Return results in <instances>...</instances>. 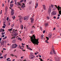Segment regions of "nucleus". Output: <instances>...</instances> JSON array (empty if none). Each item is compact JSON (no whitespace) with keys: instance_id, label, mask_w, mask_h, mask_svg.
<instances>
[{"instance_id":"nucleus-1","label":"nucleus","mask_w":61,"mask_h":61,"mask_svg":"<svg viewBox=\"0 0 61 61\" xmlns=\"http://www.w3.org/2000/svg\"><path fill=\"white\" fill-rule=\"evenodd\" d=\"M35 35H33V36H32L31 38V41L33 44H35V46H36V44L37 45H38V43H39L38 42V39H36V36H35Z\"/></svg>"},{"instance_id":"nucleus-2","label":"nucleus","mask_w":61,"mask_h":61,"mask_svg":"<svg viewBox=\"0 0 61 61\" xmlns=\"http://www.w3.org/2000/svg\"><path fill=\"white\" fill-rule=\"evenodd\" d=\"M6 41H5L2 40L1 42V46H5L4 44H6Z\"/></svg>"},{"instance_id":"nucleus-3","label":"nucleus","mask_w":61,"mask_h":61,"mask_svg":"<svg viewBox=\"0 0 61 61\" xmlns=\"http://www.w3.org/2000/svg\"><path fill=\"white\" fill-rule=\"evenodd\" d=\"M17 46V45L16 44H13L12 45V47L13 48H15Z\"/></svg>"},{"instance_id":"nucleus-4","label":"nucleus","mask_w":61,"mask_h":61,"mask_svg":"<svg viewBox=\"0 0 61 61\" xmlns=\"http://www.w3.org/2000/svg\"><path fill=\"white\" fill-rule=\"evenodd\" d=\"M35 56L33 55H31L30 56V58L31 59H32L35 58Z\"/></svg>"},{"instance_id":"nucleus-5","label":"nucleus","mask_w":61,"mask_h":61,"mask_svg":"<svg viewBox=\"0 0 61 61\" xmlns=\"http://www.w3.org/2000/svg\"><path fill=\"white\" fill-rule=\"evenodd\" d=\"M55 6H56V8H57V9L58 11H59L60 10H61V7H60L59 6H58V7H57V5H55Z\"/></svg>"},{"instance_id":"nucleus-6","label":"nucleus","mask_w":61,"mask_h":61,"mask_svg":"<svg viewBox=\"0 0 61 61\" xmlns=\"http://www.w3.org/2000/svg\"><path fill=\"white\" fill-rule=\"evenodd\" d=\"M51 48L52 49L53 51V53L54 54H55V55H56V51H55V50H54L53 46H52V47H51Z\"/></svg>"},{"instance_id":"nucleus-7","label":"nucleus","mask_w":61,"mask_h":61,"mask_svg":"<svg viewBox=\"0 0 61 61\" xmlns=\"http://www.w3.org/2000/svg\"><path fill=\"white\" fill-rule=\"evenodd\" d=\"M24 19L25 20H28V17L25 16L24 17Z\"/></svg>"},{"instance_id":"nucleus-8","label":"nucleus","mask_w":61,"mask_h":61,"mask_svg":"<svg viewBox=\"0 0 61 61\" xmlns=\"http://www.w3.org/2000/svg\"><path fill=\"white\" fill-rule=\"evenodd\" d=\"M51 10H52L51 8L49 9L48 10V13L50 14L51 13Z\"/></svg>"},{"instance_id":"nucleus-9","label":"nucleus","mask_w":61,"mask_h":61,"mask_svg":"<svg viewBox=\"0 0 61 61\" xmlns=\"http://www.w3.org/2000/svg\"><path fill=\"white\" fill-rule=\"evenodd\" d=\"M51 14L52 15H56V12L55 11H53L51 13Z\"/></svg>"},{"instance_id":"nucleus-10","label":"nucleus","mask_w":61,"mask_h":61,"mask_svg":"<svg viewBox=\"0 0 61 61\" xmlns=\"http://www.w3.org/2000/svg\"><path fill=\"white\" fill-rule=\"evenodd\" d=\"M30 20H31V23H34V19H33V18H31L30 19Z\"/></svg>"},{"instance_id":"nucleus-11","label":"nucleus","mask_w":61,"mask_h":61,"mask_svg":"<svg viewBox=\"0 0 61 61\" xmlns=\"http://www.w3.org/2000/svg\"><path fill=\"white\" fill-rule=\"evenodd\" d=\"M25 4H24L23 3V4L21 6V8H24V7H25Z\"/></svg>"},{"instance_id":"nucleus-12","label":"nucleus","mask_w":61,"mask_h":61,"mask_svg":"<svg viewBox=\"0 0 61 61\" xmlns=\"http://www.w3.org/2000/svg\"><path fill=\"white\" fill-rule=\"evenodd\" d=\"M11 15H13L14 14V10H13V9H12L11 10Z\"/></svg>"},{"instance_id":"nucleus-13","label":"nucleus","mask_w":61,"mask_h":61,"mask_svg":"<svg viewBox=\"0 0 61 61\" xmlns=\"http://www.w3.org/2000/svg\"><path fill=\"white\" fill-rule=\"evenodd\" d=\"M46 39H47V40H46L45 41V42H46V43H47L48 44V42L47 41L49 40V39L48 38V37H46Z\"/></svg>"},{"instance_id":"nucleus-14","label":"nucleus","mask_w":61,"mask_h":61,"mask_svg":"<svg viewBox=\"0 0 61 61\" xmlns=\"http://www.w3.org/2000/svg\"><path fill=\"white\" fill-rule=\"evenodd\" d=\"M13 5H14V4H10V7L11 8H12L13 6Z\"/></svg>"},{"instance_id":"nucleus-15","label":"nucleus","mask_w":61,"mask_h":61,"mask_svg":"<svg viewBox=\"0 0 61 61\" xmlns=\"http://www.w3.org/2000/svg\"><path fill=\"white\" fill-rule=\"evenodd\" d=\"M26 46H27V49H29V50H32V49H31V48H28V46L27 45H26Z\"/></svg>"},{"instance_id":"nucleus-16","label":"nucleus","mask_w":61,"mask_h":61,"mask_svg":"<svg viewBox=\"0 0 61 61\" xmlns=\"http://www.w3.org/2000/svg\"><path fill=\"white\" fill-rule=\"evenodd\" d=\"M48 37L49 38H51V37L52 36V34H49L48 35Z\"/></svg>"},{"instance_id":"nucleus-17","label":"nucleus","mask_w":61,"mask_h":61,"mask_svg":"<svg viewBox=\"0 0 61 61\" xmlns=\"http://www.w3.org/2000/svg\"><path fill=\"white\" fill-rule=\"evenodd\" d=\"M45 26L46 27L48 26L49 24L48 23H46L45 24Z\"/></svg>"},{"instance_id":"nucleus-18","label":"nucleus","mask_w":61,"mask_h":61,"mask_svg":"<svg viewBox=\"0 0 61 61\" xmlns=\"http://www.w3.org/2000/svg\"><path fill=\"white\" fill-rule=\"evenodd\" d=\"M43 9L44 10H46V8H45V7H46V6H45V5H43Z\"/></svg>"},{"instance_id":"nucleus-19","label":"nucleus","mask_w":61,"mask_h":61,"mask_svg":"<svg viewBox=\"0 0 61 61\" xmlns=\"http://www.w3.org/2000/svg\"><path fill=\"white\" fill-rule=\"evenodd\" d=\"M7 6L5 8V11L6 12H7Z\"/></svg>"},{"instance_id":"nucleus-20","label":"nucleus","mask_w":61,"mask_h":61,"mask_svg":"<svg viewBox=\"0 0 61 61\" xmlns=\"http://www.w3.org/2000/svg\"><path fill=\"white\" fill-rule=\"evenodd\" d=\"M16 42V40H15V39H14L12 41V42L13 43H15Z\"/></svg>"},{"instance_id":"nucleus-21","label":"nucleus","mask_w":61,"mask_h":61,"mask_svg":"<svg viewBox=\"0 0 61 61\" xmlns=\"http://www.w3.org/2000/svg\"><path fill=\"white\" fill-rule=\"evenodd\" d=\"M36 5L35 8H36L38 7V3H37V4H36Z\"/></svg>"},{"instance_id":"nucleus-22","label":"nucleus","mask_w":61,"mask_h":61,"mask_svg":"<svg viewBox=\"0 0 61 61\" xmlns=\"http://www.w3.org/2000/svg\"><path fill=\"white\" fill-rule=\"evenodd\" d=\"M30 33V34H34V31H33V30H31Z\"/></svg>"},{"instance_id":"nucleus-23","label":"nucleus","mask_w":61,"mask_h":61,"mask_svg":"<svg viewBox=\"0 0 61 61\" xmlns=\"http://www.w3.org/2000/svg\"><path fill=\"white\" fill-rule=\"evenodd\" d=\"M41 39H43V38H44V35H41Z\"/></svg>"},{"instance_id":"nucleus-24","label":"nucleus","mask_w":61,"mask_h":61,"mask_svg":"<svg viewBox=\"0 0 61 61\" xmlns=\"http://www.w3.org/2000/svg\"><path fill=\"white\" fill-rule=\"evenodd\" d=\"M17 4V5H21V4H22L18 2Z\"/></svg>"},{"instance_id":"nucleus-25","label":"nucleus","mask_w":61,"mask_h":61,"mask_svg":"<svg viewBox=\"0 0 61 61\" xmlns=\"http://www.w3.org/2000/svg\"><path fill=\"white\" fill-rule=\"evenodd\" d=\"M18 40H20V41H22V39H21V38L20 37H18Z\"/></svg>"},{"instance_id":"nucleus-26","label":"nucleus","mask_w":61,"mask_h":61,"mask_svg":"<svg viewBox=\"0 0 61 61\" xmlns=\"http://www.w3.org/2000/svg\"><path fill=\"white\" fill-rule=\"evenodd\" d=\"M20 28L21 29H23V25H20Z\"/></svg>"},{"instance_id":"nucleus-27","label":"nucleus","mask_w":61,"mask_h":61,"mask_svg":"<svg viewBox=\"0 0 61 61\" xmlns=\"http://www.w3.org/2000/svg\"><path fill=\"white\" fill-rule=\"evenodd\" d=\"M32 1H30L29 3V5H31V3H32Z\"/></svg>"},{"instance_id":"nucleus-28","label":"nucleus","mask_w":61,"mask_h":61,"mask_svg":"<svg viewBox=\"0 0 61 61\" xmlns=\"http://www.w3.org/2000/svg\"><path fill=\"white\" fill-rule=\"evenodd\" d=\"M14 1L15 2V4L16 5H17V4L16 3L17 0H14Z\"/></svg>"},{"instance_id":"nucleus-29","label":"nucleus","mask_w":61,"mask_h":61,"mask_svg":"<svg viewBox=\"0 0 61 61\" xmlns=\"http://www.w3.org/2000/svg\"><path fill=\"white\" fill-rule=\"evenodd\" d=\"M14 26H15V24H13L11 25V27H14Z\"/></svg>"},{"instance_id":"nucleus-30","label":"nucleus","mask_w":61,"mask_h":61,"mask_svg":"<svg viewBox=\"0 0 61 61\" xmlns=\"http://www.w3.org/2000/svg\"><path fill=\"white\" fill-rule=\"evenodd\" d=\"M12 18H13V20H14L15 19V16H13V17H12Z\"/></svg>"},{"instance_id":"nucleus-31","label":"nucleus","mask_w":61,"mask_h":61,"mask_svg":"<svg viewBox=\"0 0 61 61\" xmlns=\"http://www.w3.org/2000/svg\"><path fill=\"white\" fill-rule=\"evenodd\" d=\"M5 32H2L1 33V35H4V34H5Z\"/></svg>"},{"instance_id":"nucleus-32","label":"nucleus","mask_w":61,"mask_h":61,"mask_svg":"<svg viewBox=\"0 0 61 61\" xmlns=\"http://www.w3.org/2000/svg\"><path fill=\"white\" fill-rule=\"evenodd\" d=\"M59 14H60L61 15V10L59 11Z\"/></svg>"},{"instance_id":"nucleus-33","label":"nucleus","mask_w":61,"mask_h":61,"mask_svg":"<svg viewBox=\"0 0 61 61\" xmlns=\"http://www.w3.org/2000/svg\"><path fill=\"white\" fill-rule=\"evenodd\" d=\"M17 35H18V34L17 33H16L15 34V36H16Z\"/></svg>"},{"instance_id":"nucleus-34","label":"nucleus","mask_w":61,"mask_h":61,"mask_svg":"<svg viewBox=\"0 0 61 61\" xmlns=\"http://www.w3.org/2000/svg\"><path fill=\"white\" fill-rule=\"evenodd\" d=\"M14 3V1L13 0H11V2H10V4H12V3Z\"/></svg>"},{"instance_id":"nucleus-35","label":"nucleus","mask_w":61,"mask_h":61,"mask_svg":"<svg viewBox=\"0 0 61 61\" xmlns=\"http://www.w3.org/2000/svg\"><path fill=\"white\" fill-rule=\"evenodd\" d=\"M22 18V17H20L19 18L20 20H21Z\"/></svg>"},{"instance_id":"nucleus-36","label":"nucleus","mask_w":61,"mask_h":61,"mask_svg":"<svg viewBox=\"0 0 61 61\" xmlns=\"http://www.w3.org/2000/svg\"><path fill=\"white\" fill-rule=\"evenodd\" d=\"M7 38V36H5L4 38H3V39L5 40V39L6 38Z\"/></svg>"},{"instance_id":"nucleus-37","label":"nucleus","mask_w":61,"mask_h":61,"mask_svg":"<svg viewBox=\"0 0 61 61\" xmlns=\"http://www.w3.org/2000/svg\"><path fill=\"white\" fill-rule=\"evenodd\" d=\"M5 22H4V23H3V25H4V26H6V25H5Z\"/></svg>"},{"instance_id":"nucleus-38","label":"nucleus","mask_w":61,"mask_h":61,"mask_svg":"<svg viewBox=\"0 0 61 61\" xmlns=\"http://www.w3.org/2000/svg\"><path fill=\"white\" fill-rule=\"evenodd\" d=\"M7 55V54H5V55H4V58H6V55Z\"/></svg>"},{"instance_id":"nucleus-39","label":"nucleus","mask_w":61,"mask_h":61,"mask_svg":"<svg viewBox=\"0 0 61 61\" xmlns=\"http://www.w3.org/2000/svg\"><path fill=\"white\" fill-rule=\"evenodd\" d=\"M24 1V0H21L20 1V3H22V2H23Z\"/></svg>"},{"instance_id":"nucleus-40","label":"nucleus","mask_w":61,"mask_h":61,"mask_svg":"<svg viewBox=\"0 0 61 61\" xmlns=\"http://www.w3.org/2000/svg\"><path fill=\"white\" fill-rule=\"evenodd\" d=\"M41 30H43V29H42V27H40Z\"/></svg>"},{"instance_id":"nucleus-41","label":"nucleus","mask_w":61,"mask_h":61,"mask_svg":"<svg viewBox=\"0 0 61 61\" xmlns=\"http://www.w3.org/2000/svg\"><path fill=\"white\" fill-rule=\"evenodd\" d=\"M50 54L51 55H53V53L52 52H50Z\"/></svg>"},{"instance_id":"nucleus-42","label":"nucleus","mask_w":61,"mask_h":61,"mask_svg":"<svg viewBox=\"0 0 61 61\" xmlns=\"http://www.w3.org/2000/svg\"><path fill=\"white\" fill-rule=\"evenodd\" d=\"M26 0H24V3H26Z\"/></svg>"},{"instance_id":"nucleus-43","label":"nucleus","mask_w":61,"mask_h":61,"mask_svg":"<svg viewBox=\"0 0 61 61\" xmlns=\"http://www.w3.org/2000/svg\"><path fill=\"white\" fill-rule=\"evenodd\" d=\"M54 5H51V6L52 7V8H54Z\"/></svg>"},{"instance_id":"nucleus-44","label":"nucleus","mask_w":61,"mask_h":61,"mask_svg":"<svg viewBox=\"0 0 61 61\" xmlns=\"http://www.w3.org/2000/svg\"><path fill=\"white\" fill-rule=\"evenodd\" d=\"M19 48L21 49V46L20 45H19Z\"/></svg>"},{"instance_id":"nucleus-45","label":"nucleus","mask_w":61,"mask_h":61,"mask_svg":"<svg viewBox=\"0 0 61 61\" xmlns=\"http://www.w3.org/2000/svg\"><path fill=\"white\" fill-rule=\"evenodd\" d=\"M45 32H46V31L45 30H44L43 31V34H45Z\"/></svg>"},{"instance_id":"nucleus-46","label":"nucleus","mask_w":61,"mask_h":61,"mask_svg":"<svg viewBox=\"0 0 61 61\" xmlns=\"http://www.w3.org/2000/svg\"><path fill=\"white\" fill-rule=\"evenodd\" d=\"M8 19H9V18H8V17H7L6 19L7 21H8Z\"/></svg>"},{"instance_id":"nucleus-47","label":"nucleus","mask_w":61,"mask_h":61,"mask_svg":"<svg viewBox=\"0 0 61 61\" xmlns=\"http://www.w3.org/2000/svg\"><path fill=\"white\" fill-rule=\"evenodd\" d=\"M4 58V57L3 56H1L0 57V58H1V59H2V58Z\"/></svg>"},{"instance_id":"nucleus-48","label":"nucleus","mask_w":61,"mask_h":61,"mask_svg":"<svg viewBox=\"0 0 61 61\" xmlns=\"http://www.w3.org/2000/svg\"><path fill=\"white\" fill-rule=\"evenodd\" d=\"M2 31L3 32H4L5 31V30H4V29H2Z\"/></svg>"},{"instance_id":"nucleus-49","label":"nucleus","mask_w":61,"mask_h":61,"mask_svg":"<svg viewBox=\"0 0 61 61\" xmlns=\"http://www.w3.org/2000/svg\"><path fill=\"white\" fill-rule=\"evenodd\" d=\"M3 28H5V26H3L2 27Z\"/></svg>"},{"instance_id":"nucleus-50","label":"nucleus","mask_w":61,"mask_h":61,"mask_svg":"<svg viewBox=\"0 0 61 61\" xmlns=\"http://www.w3.org/2000/svg\"><path fill=\"white\" fill-rule=\"evenodd\" d=\"M13 38H15V36L14 37L13 36V37L11 38V39H13Z\"/></svg>"},{"instance_id":"nucleus-51","label":"nucleus","mask_w":61,"mask_h":61,"mask_svg":"<svg viewBox=\"0 0 61 61\" xmlns=\"http://www.w3.org/2000/svg\"><path fill=\"white\" fill-rule=\"evenodd\" d=\"M2 37H5V35H3L2 36Z\"/></svg>"},{"instance_id":"nucleus-52","label":"nucleus","mask_w":61,"mask_h":61,"mask_svg":"<svg viewBox=\"0 0 61 61\" xmlns=\"http://www.w3.org/2000/svg\"><path fill=\"white\" fill-rule=\"evenodd\" d=\"M55 59L56 61H57V58L56 57L55 58Z\"/></svg>"},{"instance_id":"nucleus-53","label":"nucleus","mask_w":61,"mask_h":61,"mask_svg":"<svg viewBox=\"0 0 61 61\" xmlns=\"http://www.w3.org/2000/svg\"><path fill=\"white\" fill-rule=\"evenodd\" d=\"M22 46H25V44H23V43H22Z\"/></svg>"},{"instance_id":"nucleus-54","label":"nucleus","mask_w":61,"mask_h":61,"mask_svg":"<svg viewBox=\"0 0 61 61\" xmlns=\"http://www.w3.org/2000/svg\"><path fill=\"white\" fill-rule=\"evenodd\" d=\"M59 18H60L59 17H58L57 18V19H59Z\"/></svg>"},{"instance_id":"nucleus-55","label":"nucleus","mask_w":61,"mask_h":61,"mask_svg":"<svg viewBox=\"0 0 61 61\" xmlns=\"http://www.w3.org/2000/svg\"><path fill=\"white\" fill-rule=\"evenodd\" d=\"M20 23H22V21H21V20H20Z\"/></svg>"},{"instance_id":"nucleus-56","label":"nucleus","mask_w":61,"mask_h":61,"mask_svg":"<svg viewBox=\"0 0 61 61\" xmlns=\"http://www.w3.org/2000/svg\"><path fill=\"white\" fill-rule=\"evenodd\" d=\"M53 18H54V19H56V17L54 16L53 17Z\"/></svg>"},{"instance_id":"nucleus-57","label":"nucleus","mask_w":61,"mask_h":61,"mask_svg":"<svg viewBox=\"0 0 61 61\" xmlns=\"http://www.w3.org/2000/svg\"><path fill=\"white\" fill-rule=\"evenodd\" d=\"M56 30V28L54 27V28L53 29V30Z\"/></svg>"},{"instance_id":"nucleus-58","label":"nucleus","mask_w":61,"mask_h":61,"mask_svg":"<svg viewBox=\"0 0 61 61\" xmlns=\"http://www.w3.org/2000/svg\"><path fill=\"white\" fill-rule=\"evenodd\" d=\"M8 30L9 31H11V30L10 29H8Z\"/></svg>"},{"instance_id":"nucleus-59","label":"nucleus","mask_w":61,"mask_h":61,"mask_svg":"<svg viewBox=\"0 0 61 61\" xmlns=\"http://www.w3.org/2000/svg\"><path fill=\"white\" fill-rule=\"evenodd\" d=\"M39 55V57H41V55Z\"/></svg>"},{"instance_id":"nucleus-60","label":"nucleus","mask_w":61,"mask_h":61,"mask_svg":"<svg viewBox=\"0 0 61 61\" xmlns=\"http://www.w3.org/2000/svg\"><path fill=\"white\" fill-rule=\"evenodd\" d=\"M58 16H60V15L59 14L58 15Z\"/></svg>"},{"instance_id":"nucleus-61","label":"nucleus","mask_w":61,"mask_h":61,"mask_svg":"<svg viewBox=\"0 0 61 61\" xmlns=\"http://www.w3.org/2000/svg\"><path fill=\"white\" fill-rule=\"evenodd\" d=\"M47 19H49V17H47Z\"/></svg>"},{"instance_id":"nucleus-62","label":"nucleus","mask_w":61,"mask_h":61,"mask_svg":"<svg viewBox=\"0 0 61 61\" xmlns=\"http://www.w3.org/2000/svg\"><path fill=\"white\" fill-rule=\"evenodd\" d=\"M35 55H37V53L36 52L35 53Z\"/></svg>"},{"instance_id":"nucleus-63","label":"nucleus","mask_w":61,"mask_h":61,"mask_svg":"<svg viewBox=\"0 0 61 61\" xmlns=\"http://www.w3.org/2000/svg\"><path fill=\"white\" fill-rule=\"evenodd\" d=\"M2 40V38H0V41H1Z\"/></svg>"},{"instance_id":"nucleus-64","label":"nucleus","mask_w":61,"mask_h":61,"mask_svg":"<svg viewBox=\"0 0 61 61\" xmlns=\"http://www.w3.org/2000/svg\"><path fill=\"white\" fill-rule=\"evenodd\" d=\"M2 55V54L0 53V56H1Z\"/></svg>"}]
</instances>
